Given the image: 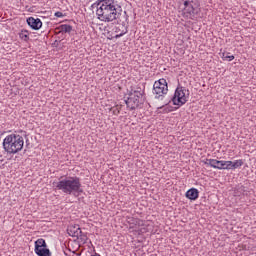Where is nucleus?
Wrapping results in <instances>:
<instances>
[{"instance_id":"nucleus-1","label":"nucleus","mask_w":256,"mask_h":256,"mask_svg":"<svg viewBox=\"0 0 256 256\" xmlns=\"http://www.w3.org/2000/svg\"><path fill=\"white\" fill-rule=\"evenodd\" d=\"M121 13H123V8L115 0H100L97 3L96 15L104 23L116 21V19L121 17Z\"/></svg>"},{"instance_id":"nucleus-2","label":"nucleus","mask_w":256,"mask_h":256,"mask_svg":"<svg viewBox=\"0 0 256 256\" xmlns=\"http://www.w3.org/2000/svg\"><path fill=\"white\" fill-rule=\"evenodd\" d=\"M56 189L65 193L66 195H73L75 193H83L81 189V178L77 176H69L58 183H56Z\"/></svg>"},{"instance_id":"nucleus-3","label":"nucleus","mask_w":256,"mask_h":256,"mask_svg":"<svg viewBox=\"0 0 256 256\" xmlns=\"http://www.w3.org/2000/svg\"><path fill=\"white\" fill-rule=\"evenodd\" d=\"M25 139L19 134H9L3 140V149L8 155H17L23 151Z\"/></svg>"},{"instance_id":"nucleus-4","label":"nucleus","mask_w":256,"mask_h":256,"mask_svg":"<svg viewBox=\"0 0 256 256\" xmlns=\"http://www.w3.org/2000/svg\"><path fill=\"white\" fill-rule=\"evenodd\" d=\"M169 91V86L167 85V80L164 78H161L154 82L153 85V93L155 95L156 99H163L165 95H167Z\"/></svg>"},{"instance_id":"nucleus-5","label":"nucleus","mask_w":256,"mask_h":256,"mask_svg":"<svg viewBox=\"0 0 256 256\" xmlns=\"http://www.w3.org/2000/svg\"><path fill=\"white\" fill-rule=\"evenodd\" d=\"M185 89L183 87H178L175 90L174 96L172 97L173 105L181 107L187 103V96H185Z\"/></svg>"},{"instance_id":"nucleus-6","label":"nucleus","mask_w":256,"mask_h":256,"mask_svg":"<svg viewBox=\"0 0 256 256\" xmlns=\"http://www.w3.org/2000/svg\"><path fill=\"white\" fill-rule=\"evenodd\" d=\"M137 95L129 93V97L125 100V103L131 111L137 109L139 107V103H141V92H136Z\"/></svg>"},{"instance_id":"nucleus-7","label":"nucleus","mask_w":256,"mask_h":256,"mask_svg":"<svg viewBox=\"0 0 256 256\" xmlns=\"http://www.w3.org/2000/svg\"><path fill=\"white\" fill-rule=\"evenodd\" d=\"M68 235L70 237H77V239H81V241H87V235L83 234L81 231V227L78 224L70 225L67 229Z\"/></svg>"},{"instance_id":"nucleus-8","label":"nucleus","mask_w":256,"mask_h":256,"mask_svg":"<svg viewBox=\"0 0 256 256\" xmlns=\"http://www.w3.org/2000/svg\"><path fill=\"white\" fill-rule=\"evenodd\" d=\"M199 13V8L189 4V2H184V16L185 17H195Z\"/></svg>"},{"instance_id":"nucleus-9","label":"nucleus","mask_w":256,"mask_h":256,"mask_svg":"<svg viewBox=\"0 0 256 256\" xmlns=\"http://www.w3.org/2000/svg\"><path fill=\"white\" fill-rule=\"evenodd\" d=\"M26 21L29 27H31V29L34 31H39L41 27H43V22L39 18L29 17Z\"/></svg>"},{"instance_id":"nucleus-10","label":"nucleus","mask_w":256,"mask_h":256,"mask_svg":"<svg viewBox=\"0 0 256 256\" xmlns=\"http://www.w3.org/2000/svg\"><path fill=\"white\" fill-rule=\"evenodd\" d=\"M114 33H116L115 39H119V37H123V35H127L128 33L127 26H125V24H120L119 26H116L114 28Z\"/></svg>"},{"instance_id":"nucleus-11","label":"nucleus","mask_w":256,"mask_h":256,"mask_svg":"<svg viewBox=\"0 0 256 256\" xmlns=\"http://www.w3.org/2000/svg\"><path fill=\"white\" fill-rule=\"evenodd\" d=\"M207 161L213 169H225V161L223 160L207 159Z\"/></svg>"},{"instance_id":"nucleus-12","label":"nucleus","mask_w":256,"mask_h":256,"mask_svg":"<svg viewBox=\"0 0 256 256\" xmlns=\"http://www.w3.org/2000/svg\"><path fill=\"white\" fill-rule=\"evenodd\" d=\"M185 197L190 199V201H197L199 199V190L197 188H191L186 192Z\"/></svg>"},{"instance_id":"nucleus-13","label":"nucleus","mask_w":256,"mask_h":256,"mask_svg":"<svg viewBox=\"0 0 256 256\" xmlns=\"http://www.w3.org/2000/svg\"><path fill=\"white\" fill-rule=\"evenodd\" d=\"M59 33H71L73 31V26L69 24H62L57 27Z\"/></svg>"},{"instance_id":"nucleus-14","label":"nucleus","mask_w":256,"mask_h":256,"mask_svg":"<svg viewBox=\"0 0 256 256\" xmlns=\"http://www.w3.org/2000/svg\"><path fill=\"white\" fill-rule=\"evenodd\" d=\"M45 248H47V242H45V239L39 238L37 241H35L34 250L45 249Z\"/></svg>"},{"instance_id":"nucleus-15","label":"nucleus","mask_w":256,"mask_h":256,"mask_svg":"<svg viewBox=\"0 0 256 256\" xmlns=\"http://www.w3.org/2000/svg\"><path fill=\"white\" fill-rule=\"evenodd\" d=\"M36 255L38 256H51V250H49L47 247L46 248H40L38 250H34Z\"/></svg>"},{"instance_id":"nucleus-16","label":"nucleus","mask_w":256,"mask_h":256,"mask_svg":"<svg viewBox=\"0 0 256 256\" xmlns=\"http://www.w3.org/2000/svg\"><path fill=\"white\" fill-rule=\"evenodd\" d=\"M19 37H20V39H22V41H29V31H27V30H22V31L19 33Z\"/></svg>"},{"instance_id":"nucleus-17","label":"nucleus","mask_w":256,"mask_h":256,"mask_svg":"<svg viewBox=\"0 0 256 256\" xmlns=\"http://www.w3.org/2000/svg\"><path fill=\"white\" fill-rule=\"evenodd\" d=\"M184 3H188L189 5H192L198 9L199 7H201V3L199 2V0H185Z\"/></svg>"},{"instance_id":"nucleus-18","label":"nucleus","mask_w":256,"mask_h":256,"mask_svg":"<svg viewBox=\"0 0 256 256\" xmlns=\"http://www.w3.org/2000/svg\"><path fill=\"white\" fill-rule=\"evenodd\" d=\"M239 167H243V161L241 159L232 162V169H239Z\"/></svg>"},{"instance_id":"nucleus-19","label":"nucleus","mask_w":256,"mask_h":256,"mask_svg":"<svg viewBox=\"0 0 256 256\" xmlns=\"http://www.w3.org/2000/svg\"><path fill=\"white\" fill-rule=\"evenodd\" d=\"M222 59H223V61H233V59H235V56L230 55V53H223Z\"/></svg>"},{"instance_id":"nucleus-20","label":"nucleus","mask_w":256,"mask_h":256,"mask_svg":"<svg viewBox=\"0 0 256 256\" xmlns=\"http://www.w3.org/2000/svg\"><path fill=\"white\" fill-rule=\"evenodd\" d=\"M112 111L113 115H119L121 113V106L116 105L110 109Z\"/></svg>"},{"instance_id":"nucleus-21","label":"nucleus","mask_w":256,"mask_h":256,"mask_svg":"<svg viewBox=\"0 0 256 256\" xmlns=\"http://www.w3.org/2000/svg\"><path fill=\"white\" fill-rule=\"evenodd\" d=\"M137 92L140 93V98L143 97V89H141V87H137L135 90L132 89L130 94L137 95Z\"/></svg>"},{"instance_id":"nucleus-22","label":"nucleus","mask_w":256,"mask_h":256,"mask_svg":"<svg viewBox=\"0 0 256 256\" xmlns=\"http://www.w3.org/2000/svg\"><path fill=\"white\" fill-rule=\"evenodd\" d=\"M223 169H233V161H224V168Z\"/></svg>"},{"instance_id":"nucleus-23","label":"nucleus","mask_w":256,"mask_h":256,"mask_svg":"<svg viewBox=\"0 0 256 256\" xmlns=\"http://www.w3.org/2000/svg\"><path fill=\"white\" fill-rule=\"evenodd\" d=\"M55 17H59V18H61V17H64V15H63V12H55Z\"/></svg>"},{"instance_id":"nucleus-24","label":"nucleus","mask_w":256,"mask_h":256,"mask_svg":"<svg viewBox=\"0 0 256 256\" xmlns=\"http://www.w3.org/2000/svg\"><path fill=\"white\" fill-rule=\"evenodd\" d=\"M204 163H205V165L211 166V164H209V161H207V159H206V161Z\"/></svg>"}]
</instances>
